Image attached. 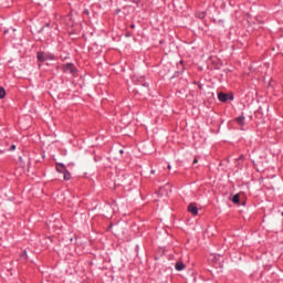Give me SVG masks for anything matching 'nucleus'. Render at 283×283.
Listing matches in <instances>:
<instances>
[{
	"instance_id": "obj_1",
	"label": "nucleus",
	"mask_w": 283,
	"mask_h": 283,
	"mask_svg": "<svg viewBox=\"0 0 283 283\" xmlns=\"http://www.w3.org/2000/svg\"><path fill=\"white\" fill-rule=\"evenodd\" d=\"M36 59L40 63H45V61H56V56L53 53L43 51L36 53Z\"/></svg>"
},
{
	"instance_id": "obj_3",
	"label": "nucleus",
	"mask_w": 283,
	"mask_h": 283,
	"mask_svg": "<svg viewBox=\"0 0 283 283\" xmlns=\"http://www.w3.org/2000/svg\"><path fill=\"white\" fill-rule=\"evenodd\" d=\"M64 72H69V74H76V66L73 63H66L64 65Z\"/></svg>"
},
{
	"instance_id": "obj_16",
	"label": "nucleus",
	"mask_w": 283,
	"mask_h": 283,
	"mask_svg": "<svg viewBox=\"0 0 283 283\" xmlns=\"http://www.w3.org/2000/svg\"><path fill=\"white\" fill-rule=\"evenodd\" d=\"M168 169H171V166H170V165H168Z\"/></svg>"
},
{
	"instance_id": "obj_15",
	"label": "nucleus",
	"mask_w": 283,
	"mask_h": 283,
	"mask_svg": "<svg viewBox=\"0 0 283 283\" xmlns=\"http://www.w3.org/2000/svg\"><path fill=\"white\" fill-rule=\"evenodd\" d=\"M130 28H136V25L132 24Z\"/></svg>"
},
{
	"instance_id": "obj_12",
	"label": "nucleus",
	"mask_w": 283,
	"mask_h": 283,
	"mask_svg": "<svg viewBox=\"0 0 283 283\" xmlns=\"http://www.w3.org/2000/svg\"><path fill=\"white\" fill-rule=\"evenodd\" d=\"M84 13H85V14H90V11L85 10Z\"/></svg>"
},
{
	"instance_id": "obj_5",
	"label": "nucleus",
	"mask_w": 283,
	"mask_h": 283,
	"mask_svg": "<svg viewBox=\"0 0 283 283\" xmlns=\"http://www.w3.org/2000/svg\"><path fill=\"white\" fill-rule=\"evenodd\" d=\"M218 99H219L221 103H227V102L229 101V94L219 93V94H218Z\"/></svg>"
},
{
	"instance_id": "obj_17",
	"label": "nucleus",
	"mask_w": 283,
	"mask_h": 283,
	"mask_svg": "<svg viewBox=\"0 0 283 283\" xmlns=\"http://www.w3.org/2000/svg\"><path fill=\"white\" fill-rule=\"evenodd\" d=\"M282 216H283V212H282Z\"/></svg>"
},
{
	"instance_id": "obj_8",
	"label": "nucleus",
	"mask_w": 283,
	"mask_h": 283,
	"mask_svg": "<svg viewBox=\"0 0 283 283\" xmlns=\"http://www.w3.org/2000/svg\"><path fill=\"white\" fill-rule=\"evenodd\" d=\"M232 202H233L234 205H240V195H234V196L232 197Z\"/></svg>"
},
{
	"instance_id": "obj_10",
	"label": "nucleus",
	"mask_w": 283,
	"mask_h": 283,
	"mask_svg": "<svg viewBox=\"0 0 283 283\" xmlns=\"http://www.w3.org/2000/svg\"><path fill=\"white\" fill-rule=\"evenodd\" d=\"M14 149H17V146H15V145H12V146L9 148V151H14Z\"/></svg>"
},
{
	"instance_id": "obj_11",
	"label": "nucleus",
	"mask_w": 283,
	"mask_h": 283,
	"mask_svg": "<svg viewBox=\"0 0 283 283\" xmlns=\"http://www.w3.org/2000/svg\"><path fill=\"white\" fill-rule=\"evenodd\" d=\"M198 163V158H195L192 161V165H196Z\"/></svg>"
},
{
	"instance_id": "obj_2",
	"label": "nucleus",
	"mask_w": 283,
	"mask_h": 283,
	"mask_svg": "<svg viewBox=\"0 0 283 283\" xmlns=\"http://www.w3.org/2000/svg\"><path fill=\"white\" fill-rule=\"evenodd\" d=\"M56 171L59 174H63V180L72 179V174L67 171V168L64 166V164H56Z\"/></svg>"
},
{
	"instance_id": "obj_9",
	"label": "nucleus",
	"mask_w": 283,
	"mask_h": 283,
	"mask_svg": "<svg viewBox=\"0 0 283 283\" xmlns=\"http://www.w3.org/2000/svg\"><path fill=\"white\" fill-rule=\"evenodd\" d=\"M0 98H6V90L0 87Z\"/></svg>"
},
{
	"instance_id": "obj_4",
	"label": "nucleus",
	"mask_w": 283,
	"mask_h": 283,
	"mask_svg": "<svg viewBox=\"0 0 283 283\" xmlns=\"http://www.w3.org/2000/svg\"><path fill=\"white\" fill-rule=\"evenodd\" d=\"M188 211L189 213H192V216H198V207L196 206V203H190L188 206Z\"/></svg>"
},
{
	"instance_id": "obj_14",
	"label": "nucleus",
	"mask_w": 283,
	"mask_h": 283,
	"mask_svg": "<svg viewBox=\"0 0 283 283\" xmlns=\"http://www.w3.org/2000/svg\"><path fill=\"white\" fill-rule=\"evenodd\" d=\"M46 28H50V23H46Z\"/></svg>"
},
{
	"instance_id": "obj_6",
	"label": "nucleus",
	"mask_w": 283,
	"mask_h": 283,
	"mask_svg": "<svg viewBox=\"0 0 283 283\" xmlns=\"http://www.w3.org/2000/svg\"><path fill=\"white\" fill-rule=\"evenodd\" d=\"M244 120H245L244 115H241L235 118V123H238V125H240L241 127H244V125H245Z\"/></svg>"
},
{
	"instance_id": "obj_13",
	"label": "nucleus",
	"mask_w": 283,
	"mask_h": 283,
	"mask_svg": "<svg viewBox=\"0 0 283 283\" xmlns=\"http://www.w3.org/2000/svg\"><path fill=\"white\" fill-rule=\"evenodd\" d=\"M150 174H156V170H151Z\"/></svg>"
},
{
	"instance_id": "obj_7",
	"label": "nucleus",
	"mask_w": 283,
	"mask_h": 283,
	"mask_svg": "<svg viewBox=\"0 0 283 283\" xmlns=\"http://www.w3.org/2000/svg\"><path fill=\"white\" fill-rule=\"evenodd\" d=\"M175 269H176V271H184V269H185V263H182V262H177V263L175 264Z\"/></svg>"
}]
</instances>
